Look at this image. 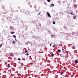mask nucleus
<instances>
[{"mask_svg": "<svg viewBox=\"0 0 78 78\" xmlns=\"http://www.w3.org/2000/svg\"><path fill=\"white\" fill-rule=\"evenodd\" d=\"M55 44H54V45H53V47H54V48L55 47Z\"/></svg>", "mask_w": 78, "mask_h": 78, "instance_id": "2eb2a0df", "label": "nucleus"}, {"mask_svg": "<svg viewBox=\"0 0 78 78\" xmlns=\"http://www.w3.org/2000/svg\"><path fill=\"white\" fill-rule=\"evenodd\" d=\"M16 41H17V40H16Z\"/></svg>", "mask_w": 78, "mask_h": 78, "instance_id": "7c9ffc66", "label": "nucleus"}, {"mask_svg": "<svg viewBox=\"0 0 78 78\" xmlns=\"http://www.w3.org/2000/svg\"><path fill=\"white\" fill-rule=\"evenodd\" d=\"M40 14H41V12H40L39 13H38V15H40Z\"/></svg>", "mask_w": 78, "mask_h": 78, "instance_id": "5701e85b", "label": "nucleus"}, {"mask_svg": "<svg viewBox=\"0 0 78 78\" xmlns=\"http://www.w3.org/2000/svg\"><path fill=\"white\" fill-rule=\"evenodd\" d=\"M14 78H15V77H14Z\"/></svg>", "mask_w": 78, "mask_h": 78, "instance_id": "72a5a7b5", "label": "nucleus"}, {"mask_svg": "<svg viewBox=\"0 0 78 78\" xmlns=\"http://www.w3.org/2000/svg\"><path fill=\"white\" fill-rule=\"evenodd\" d=\"M10 65L9 64H8V68H10Z\"/></svg>", "mask_w": 78, "mask_h": 78, "instance_id": "9d476101", "label": "nucleus"}, {"mask_svg": "<svg viewBox=\"0 0 78 78\" xmlns=\"http://www.w3.org/2000/svg\"><path fill=\"white\" fill-rule=\"evenodd\" d=\"M16 11H17V12H18V10H17Z\"/></svg>", "mask_w": 78, "mask_h": 78, "instance_id": "2f4dec72", "label": "nucleus"}, {"mask_svg": "<svg viewBox=\"0 0 78 78\" xmlns=\"http://www.w3.org/2000/svg\"><path fill=\"white\" fill-rule=\"evenodd\" d=\"M54 56V54H53V53H51V56H52V57H53Z\"/></svg>", "mask_w": 78, "mask_h": 78, "instance_id": "39448f33", "label": "nucleus"}, {"mask_svg": "<svg viewBox=\"0 0 78 78\" xmlns=\"http://www.w3.org/2000/svg\"><path fill=\"white\" fill-rule=\"evenodd\" d=\"M35 66L36 67H39V65H38V64H36Z\"/></svg>", "mask_w": 78, "mask_h": 78, "instance_id": "f03ea898", "label": "nucleus"}, {"mask_svg": "<svg viewBox=\"0 0 78 78\" xmlns=\"http://www.w3.org/2000/svg\"><path fill=\"white\" fill-rule=\"evenodd\" d=\"M53 24H55V22H53Z\"/></svg>", "mask_w": 78, "mask_h": 78, "instance_id": "dca6fc26", "label": "nucleus"}, {"mask_svg": "<svg viewBox=\"0 0 78 78\" xmlns=\"http://www.w3.org/2000/svg\"><path fill=\"white\" fill-rule=\"evenodd\" d=\"M18 60H19V61H20V60H21L20 58H18Z\"/></svg>", "mask_w": 78, "mask_h": 78, "instance_id": "a211bd4d", "label": "nucleus"}, {"mask_svg": "<svg viewBox=\"0 0 78 78\" xmlns=\"http://www.w3.org/2000/svg\"><path fill=\"white\" fill-rule=\"evenodd\" d=\"M29 55V54L28 53H27V55L28 56V55Z\"/></svg>", "mask_w": 78, "mask_h": 78, "instance_id": "412c9836", "label": "nucleus"}, {"mask_svg": "<svg viewBox=\"0 0 78 78\" xmlns=\"http://www.w3.org/2000/svg\"><path fill=\"white\" fill-rule=\"evenodd\" d=\"M60 73H61V74H63V73L62 71V72H61Z\"/></svg>", "mask_w": 78, "mask_h": 78, "instance_id": "aec40b11", "label": "nucleus"}, {"mask_svg": "<svg viewBox=\"0 0 78 78\" xmlns=\"http://www.w3.org/2000/svg\"><path fill=\"white\" fill-rule=\"evenodd\" d=\"M47 1L48 2H50L51 0H47Z\"/></svg>", "mask_w": 78, "mask_h": 78, "instance_id": "f3484780", "label": "nucleus"}, {"mask_svg": "<svg viewBox=\"0 0 78 78\" xmlns=\"http://www.w3.org/2000/svg\"><path fill=\"white\" fill-rule=\"evenodd\" d=\"M75 7H77V5H75Z\"/></svg>", "mask_w": 78, "mask_h": 78, "instance_id": "6ab92c4d", "label": "nucleus"}, {"mask_svg": "<svg viewBox=\"0 0 78 78\" xmlns=\"http://www.w3.org/2000/svg\"><path fill=\"white\" fill-rule=\"evenodd\" d=\"M18 78H21V77H18Z\"/></svg>", "mask_w": 78, "mask_h": 78, "instance_id": "cd10ccee", "label": "nucleus"}, {"mask_svg": "<svg viewBox=\"0 0 78 78\" xmlns=\"http://www.w3.org/2000/svg\"><path fill=\"white\" fill-rule=\"evenodd\" d=\"M54 5H55V4H52L51 5L50 7H53Z\"/></svg>", "mask_w": 78, "mask_h": 78, "instance_id": "7ed1b4c3", "label": "nucleus"}, {"mask_svg": "<svg viewBox=\"0 0 78 78\" xmlns=\"http://www.w3.org/2000/svg\"><path fill=\"white\" fill-rule=\"evenodd\" d=\"M26 44H28V43H26Z\"/></svg>", "mask_w": 78, "mask_h": 78, "instance_id": "b1692460", "label": "nucleus"}, {"mask_svg": "<svg viewBox=\"0 0 78 78\" xmlns=\"http://www.w3.org/2000/svg\"><path fill=\"white\" fill-rule=\"evenodd\" d=\"M58 53H60L61 51V50H58Z\"/></svg>", "mask_w": 78, "mask_h": 78, "instance_id": "0eeeda50", "label": "nucleus"}, {"mask_svg": "<svg viewBox=\"0 0 78 78\" xmlns=\"http://www.w3.org/2000/svg\"><path fill=\"white\" fill-rule=\"evenodd\" d=\"M51 37L53 36V35H51Z\"/></svg>", "mask_w": 78, "mask_h": 78, "instance_id": "c85d7f7f", "label": "nucleus"}, {"mask_svg": "<svg viewBox=\"0 0 78 78\" xmlns=\"http://www.w3.org/2000/svg\"><path fill=\"white\" fill-rule=\"evenodd\" d=\"M51 45H52L51 44H50V46H51Z\"/></svg>", "mask_w": 78, "mask_h": 78, "instance_id": "393cba45", "label": "nucleus"}, {"mask_svg": "<svg viewBox=\"0 0 78 78\" xmlns=\"http://www.w3.org/2000/svg\"><path fill=\"white\" fill-rule=\"evenodd\" d=\"M13 37L14 38H16V35H13Z\"/></svg>", "mask_w": 78, "mask_h": 78, "instance_id": "1a4fd4ad", "label": "nucleus"}, {"mask_svg": "<svg viewBox=\"0 0 78 78\" xmlns=\"http://www.w3.org/2000/svg\"><path fill=\"white\" fill-rule=\"evenodd\" d=\"M0 40H1V38H0Z\"/></svg>", "mask_w": 78, "mask_h": 78, "instance_id": "473e14b6", "label": "nucleus"}, {"mask_svg": "<svg viewBox=\"0 0 78 78\" xmlns=\"http://www.w3.org/2000/svg\"><path fill=\"white\" fill-rule=\"evenodd\" d=\"M24 37V35H23V37Z\"/></svg>", "mask_w": 78, "mask_h": 78, "instance_id": "a878e982", "label": "nucleus"}, {"mask_svg": "<svg viewBox=\"0 0 78 78\" xmlns=\"http://www.w3.org/2000/svg\"><path fill=\"white\" fill-rule=\"evenodd\" d=\"M1 34V33H0V37H1V34Z\"/></svg>", "mask_w": 78, "mask_h": 78, "instance_id": "c756f323", "label": "nucleus"}, {"mask_svg": "<svg viewBox=\"0 0 78 78\" xmlns=\"http://www.w3.org/2000/svg\"><path fill=\"white\" fill-rule=\"evenodd\" d=\"M70 14H71V15H73V12H70Z\"/></svg>", "mask_w": 78, "mask_h": 78, "instance_id": "6e6552de", "label": "nucleus"}, {"mask_svg": "<svg viewBox=\"0 0 78 78\" xmlns=\"http://www.w3.org/2000/svg\"><path fill=\"white\" fill-rule=\"evenodd\" d=\"M16 38H15V41H16Z\"/></svg>", "mask_w": 78, "mask_h": 78, "instance_id": "bb28decb", "label": "nucleus"}, {"mask_svg": "<svg viewBox=\"0 0 78 78\" xmlns=\"http://www.w3.org/2000/svg\"><path fill=\"white\" fill-rule=\"evenodd\" d=\"M15 41H13V43H15Z\"/></svg>", "mask_w": 78, "mask_h": 78, "instance_id": "4be33fe9", "label": "nucleus"}, {"mask_svg": "<svg viewBox=\"0 0 78 78\" xmlns=\"http://www.w3.org/2000/svg\"><path fill=\"white\" fill-rule=\"evenodd\" d=\"M47 13L48 14V16L49 17H51V15H50L49 13V12H47Z\"/></svg>", "mask_w": 78, "mask_h": 78, "instance_id": "f257e3e1", "label": "nucleus"}, {"mask_svg": "<svg viewBox=\"0 0 78 78\" xmlns=\"http://www.w3.org/2000/svg\"><path fill=\"white\" fill-rule=\"evenodd\" d=\"M2 44H1L0 45V48H1V47H2Z\"/></svg>", "mask_w": 78, "mask_h": 78, "instance_id": "ddd939ff", "label": "nucleus"}, {"mask_svg": "<svg viewBox=\"0 0 78 78\" xmlns=\"http://www.w3.org/2000/svg\"><path fill=\"white\" fill-rule=\"evenodd\" d=\"M11 56H13V54L12 53H11Z\"/></svg>", "mask_w": 78, "mask_h": 78, "instance_id": "f8f14e48", "label": "nucleus"}, {"mask_svg": "<svg viewBox=\"0 0 78 78\" xmlns=\"http://www.w3.org/2000/svg\"><path fill=\"white\" fill-rule=\"evenodd\" d=\"M11 34H14V32H11Z\"/></svg>", "mask_w": 78, "mask_h": 78, "instance_id": "9b49d317", "label": "nucleus"}, {"mask_svg": "<svg viewBox=\"0 0 78 78\" xmlns=\"http://www.w3.org/2000/svg\"><path fill=\"white\" fill-rule=\"evenodd\" d=\"M25 53H28V51H27V50H26L25 51Z\"/></svg>", "mask_w": 78, "mask_h": 78, "instance_id": "4468645a", "label": "nucleus"}, {"mask_svg": "<svg viewBox=\"0 0 78 78\" xmlns=\"http://www.w3.org/2000/svg\"><path fill=\"white\" fill-rule=\"evenodd\" d=\"M73 19H76L77 18L76 16H73Z\"/></svg>", "mask_w": 78, "mask_h": 78, "instance_id": "423d86ee", "label": "nucleus"}, {"mask_svg": "<svg viewBox=\"0 0 78 78\" xmlns=\"http://www.w3.org/2000/svg\"><path fill=\"white\" fill-rule=\"evenodd\" d=\"M75 63H78V60H76L75 61Z\"/></svg>", "mask_w": 78, "mask_h": 78, "instance_id": "20e7f679", "label": "nucleus"}]
</instances>
